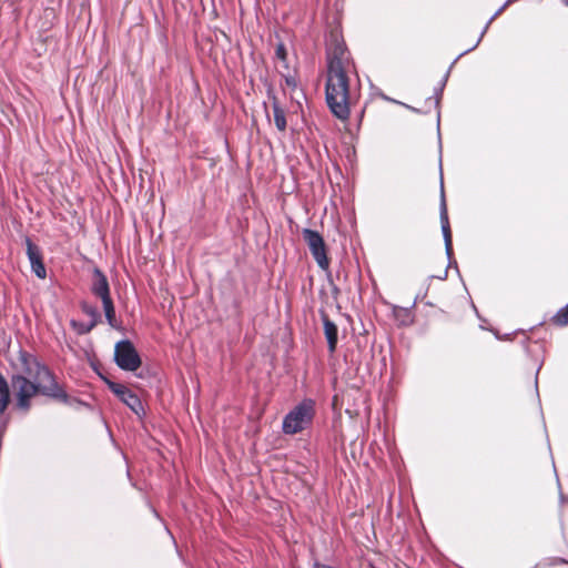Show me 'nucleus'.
I'll use <instances>...</instances> for the list:
<instances>
[{
    "mask_svg": "<svg viewBox=\"0 0 568 568\" xmlns=\"http://www.w3.org/2000/svg\"><path fill=\"white\" fill-rule=\"evenodd\" d=\"M327 75L325 98L331 112L339 120L349 118L351 105L356 102L352 80L358 78L355 61L342 33L333 30L326 42Z\"/></svg>",
    "mask_w": 568,
    "mask_h": 568,
    "instance_id": "nucleus-1",
    "label": "nucleus"
},
{
    "mask_svg": "<svg viewBox=\"0 0 568 568\" xmlns=\"http://www.w3.org/2000/svg\"><path fill=\"white\" fill-rule=\"evenodd\" d=\"M11 386L16 402V408L20 412L28 413L32 406V398L38 395L51 398L59 403H69V395L63 385L57 378L33 379L24 374H12Z\"/></svg>",
    "mask_w": 568,
    "mask_h": 568,
    "instance_id": "nucleus-2",
    "label": "nucleus"
},
{
    "mask_svg": "<svg viewBox=\"0 0 568 568\" xmlns=\"http://www.w3.org/2000/svg\"><path fill=\"white\" fill-rule=\"evenodd\" d=\"M315 415V403L313 399H304L296 405L283 419V433L294 435L303 432L312 424Z\"/></svg>",
    "mask_w": 568,
    "mask_h": 568,
    "instance_id": "nucleus-3",
    "label": "nucleus"
},
{
    "mask_svg": "<svg viewBox=\"0 0 568 568\" xmlns=\"http://www.w3.org/2000/svg\"><path fill=\"white\" fill-rule=\"evenodd\" d=\"M14 367L19 371L17 374H24L33 379H51L57 378L55 374L44 363L40 362L39 358L20 348L17 353V364Z\"/></svg>",
    "mask_w": 568,
    "mask_h": 568,
    "instance_id": "nucleus-4",
    "label": "nucleus"
},
{
    "mask_svg": "<svg viewBox=\"0 0 568 568\" xmlns=\"http://www.w3.org/2000/svg\"><path fill=\"white\" fill-rule=\"evenodd\" d=\"M91 292L94 296L101 298L106 321L114 327L116 322L115 308L110 294L109 281L99 267H94L92 272Z\"/></svg>",
    "mask_w": 568,
    "mask_h": 568,
    "instance_id": "nucleus-5",
    "label": "nucleus"
},
{
    "mask_svg": "<svg viewBox=\"0 0 568 568\" xmlns=\"http://www.w3.org/2000/svg\"><path fill=\"white\" fill-rule=\"evenodd\" d=\"M302 235L317 265L323 271H328L331 260L327 256V248L323 236L317 231L311 229H304Z\"/></svg>",
    "mask_w": 568,
    "mask_h": 568,
    "instance_id": "nucleus-6",
    "label": "nucleus"
},
{
    "mask_svg": "<svg viewBox=\"0 0 568 568\" xmlns=\"http://www.w3.org/2000/svg\"><path fill=\"white\" fill-rule=\"evenodd\" d=\"M114 361L120 368L129 372L136 371L142 364L138 351L129 339H123L115 344Z\"/></svg>",
    "mask_w": 568,
    "mask_h": 568,
    "instance_id": "nucleus-7",
    "label": "nucleus"
},
{
    "mask_svg": "<svg viewBox=\"0 0 568 568\" xmlns=\"http://www.w3.org/2000/svg\"><path fill=\"white\" fill-rule=\"evenodd\" d=\"M109 389L116 395L122 403L132 409L136 415L144 413L141 399L123 384L106 381Z\"/></svg>",
    "mask_w": 568,
    "mask_h": 568,
    "instance_id": "nucleus-8",
    "label": "nucleus"
},
{
    "mask_svg": "<svg viewBox=\"0 0 568 568\" xmlns=\"http://www.w3.org/2000/svg\"><path fill=\"white\" fill-rule=\"evenodd\" d=\"M27 255L31 264L32 272L41 280L47 277V270L43 263L41 248L34 244L30 237H26Z\"/></svg>",
    "mask_w": 568,
    "mask_h": 568,
    "instance_id": "nucleus-9",
    "label": "nucleus"
},
{
    "mask_svg": "<svg viewBox=\"0 0 568 568\" xmlns=\"http://www.w3.org/2000/svg\"><path fill=\"white\" fill-rule=\"evenodd\" d=\"M321 318L324 326V334L327 341L328 351L329 353H334L338 341L337 326L333 321H331L327 313L324 311H321Z\"/></svg>",
    "mask_w": 568,
    "mask_h": 568,
    "instance_id": "nucleus-10",
    "label": "nucleus"
},
{
    "mask_svg": "<svg viewBox=\"0 0 568 568\" xmlns=\"http://www.w3.org/2000/svg\"><path fill=\"white\" fill-rule=\"evenodd\" d=\"M440 224H442V231H443V235H444V240H445V246H446L447 252L449 253L453 250V236H452V230H450L449 220H448L447 207H446V203L444 200L442 202V207H440Z\"/></svg>",
    "mask_w": 568,
    "mask_h": 568,
    "instance_id": "nucleus-11",
    "label": "nucleus"
},
{
    "mask_svg": "<svg viewBox=\"0 0 568 568\" xmlns=\"http://www.w3.org/2000/svg\"><path fill=\"white\" fill-rule=\"evenodd\" d=\"M272 109H273V115H274V123H275L277 130L281 132H285L286 125H287L285 111L281 106V103L275 95L272 97Z\"/></svg>",
    "mask_w": 568,
    "mask_h": 568,
    "instance_id": "nucleus-12",
    "label": "nucleus"
},
{
    "mask_svg": "<svg viewBox=\"0 0 568 568\" xmlns=\"http://www.w3.org/2000/svg\"><path fill=\"white\" fill-rule=\"evenodd\" d=\"M10 404V387L8 381L0 372V415L3 414Z\"/></svg>",
    "mask_w": 568,
    "mask_h": 568,
    "instance_id": "nucleus-13",
    "label": "nucleus"
},
{
    "mask_svg": "<svg viewBox=\"0 0 568 568\" xmlns=\"http://www.w3.org/2000/svg\"><path fill=\"white\" fill-rule=\"evenodd\" d=\"M81 310L83 311V313L91 317V323L83 329H81L80 333H89L101 321V316L98 310L94 306L89 305L88 303H82Z\"/></svg>",
    "mask_w": 568,
    "mask_h": 568,
    "instance_id": "nucleus-14",
    "label": "nucleus"
},
{
    "mask_svg": "<svg viewBox=\"0 0 568 568\" xmlns=\"http://www.w3.org/2000/svg\"><path fill=\"white\" fill-rule=\"evenodd\" d=\"M551 323L556 326L562 327L568 325V304L560 308L552 317Z\"/></svg>",
    "mask_w": 568,
    "mask_h": 568,
    "instance_id": "nucleus-15",
    "label": "nucleus"
},
{
    "mask_svg": "<svg viewBox=\"0 0 568 568\" xmlns=\"http://www.w3.org/2000/svg\"><path fill=\"white\" fill-rule=\"evenodd\" d=\"M394 314L402 325L407 326L413 323V316L408 308L396 307Z\"/></svg>",
    "mask_w": 568,
    "mask_h": 568,
    "instance_id": "nucleus-16",
    "label": "nucleus"
},
{
    "mask_svg": "<svg viewBox=\"0 0 568 568\" xmlns=\"http://www.w3.org/2000/svg\"><path fill=\"white\" fill-rule=\"evenodd\" d=\"M276 58L282 62V67L284 70L288 69L287 64V51L283 43H278L275 49Z\"/></svg>",
    "mask_w": 568,
    "mask_h": 568,
    "instance_id": "nucleus-17",
    "label": "nucleus"
},
{
    "mask_svg": "<svg viewBox=\"0 0 568 568\" xmlns=\"http://www.w3.org/2000/svg\"><path fill=\"white\" fill-rule=\"evenodd\" d=\"M281 73L285 80V84L288 88L295 89L297 87L296 77L290 71V69L285 70V72L281 71Z\"/></svg>",
    "mask_w": 568,
    "mask_h": 568,
    "instance_id": "nucleus-18",
    "label": "nucleus"
},
{
    "mask_svg": "<svg viewBox=\"0 0 568 568\" xmlns=\"http://www.w3.org/2000/svg\"><path fill=\"white\" fill-rule=\"evenodd\" d=\"M550 565H568V556L565 558L554 557Z\"/></svg>",
    "mask_w": 568,
    "mask_h": 568,
    "instance_id": "nucleus-19",
    "label": "nucleus"
},
{
    "mask_svg": "<svg viewBox=\"0 0 568 568\" xmlns=\"http://www.w3.org/2000/svg\"><path fill=\"white\" fill-rule=\"evenodd\" d=\"M333 292L335 295H337L339 293V290L336 286H334Z\"/></svg>",
    "mask_w": 568,
    "mask_h": 568,
    "instance_id": "nucleus-20",
    "label": "nucleus"
}]
</instances>
